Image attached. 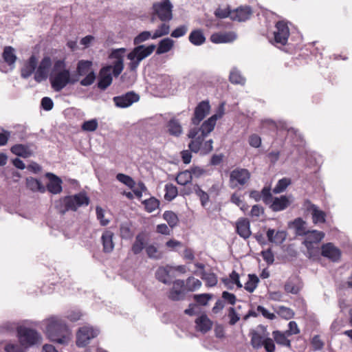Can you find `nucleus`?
I'll use <instances>...</instances> for the list:
<instances>
[{
    "instance_id": "nucleus-33",
    "label": "nucleus",
    "mask_w": 352,
    "mask_h": 352,
    "mask_svg": "<svg viewBox=\"0 0 352 352\" xmlns=\"http://www.w3.org/2000/svg\"><path fill=\"white\" fill-rule=\"evenodd\" d=\"M2 58L3 60L10 67V69H12L17 59V57L14 54V49L11 46L5 47L2 54Z\"/></svg>"
},
{
    "instance_id": "nucleus-9",
    "label": "nucleus",
    "mask_w": 352,
    "mask_h": 352,
    "mask_svg": "<svg viewBox=\"0 0 352 352\" xmlns=\"http://www.w3.org/2000/svg\"><path fill=\"white\" fill-rule=\"evenodd\" d=\"M275 31L274 32V43L285 45L289 36V29L286 22L283 21H278L275 25Z\"/></svg>"
},
{
    "instance_id": "nucleus-25",
    "label": "nucleus",
    "mask_w": 352,
    "mask_h": 352,
    "mask_svg": "<svg viewBox=\"0 0 352 352\" xmlns=\"http://www.w3.org/2000/svg\"><path fill=\"white\" fill-rule=\"evenodd\" d=\"M305 239L302 243L304 245H318L324 237V233L322 231L318 230H307V233L304 235Z\"/></svg>"
},
{
    "instance_id": "nucleus-48",
    "label": "nucleus",
    "mask_w": 352,
    "mask_h": 352,
    "mask_svg": "<svg viewBox=\"0 0 352 352\" xmlns=\"http://www.w3.org/2000/svg\"><path fill=\"white\" fill-rule=\"evenodd\" d=\"M116 179L121 183L124 184V185H126L127 187H129V188H133L135 185V181L133 180V179L127 175H125L124 173H118L116 175Z\"/></svg>"
},
{
    "instance_id": "nucleus-43",
    "label": "nucleus",
    "mask_w": 352,
    "mask_h": 352,
    "mask_svg": "<svg viewBox=\"0 0 352 352\" xmlns=\"http://www.w3.org/2000/svg\"><path fill=\"white\" fill-rule=\"evenodd\" d=\"M259 282V279L255 274H249L248 275V280L245 283V289L250 292L252 293L257 287V285Z\"/></svg>"
},
{
    "instance_id": "nucleus-50",
    "label": "nucleus",
    "mask_w": 352,
    "mask_h": 352,
    "mask_svg": "<svg viewBox=\"0 0 352 352\" xmlns=\"http://www.w3.org/2000/svg\"><path fill=\"white\" fill-rule=\"evenodd\" d=\"M290 184L291 179L289 178L284 177L278 180L276 186L273 189V192L278 194L283 192Z\"/></svg>"
},
{
    "instance_id": "nucleus-42",
    "label": "nucleus",
    "mask_w": 352,
    "mask_h": 352,
    "mask_svg": "<svg viewBox=\"0 0 352 352\" xmlns=\"http://www.w3.org/2000/svg\"><path fill=\"white\" fill-rule=\"evenodd\" d=\"M201 277L206 282V285L208 287H214L217 284V276L213 272H203Z\"/></svg>"
},
{
    "instance_id": "nucleus-37",
    "label": "nucleus",
    "mask_w": 352,
    "mask_h": 352,
    "mask_svg": "<svg viewBox=\"0 0 352 352\" xmlns=\"http://www.w3.org/2000/svg\"><path fill=\"white\" fill-rule=\"evenodd\" d=\"M250 336L251 337L250 342L254 349H258L263 346L266 338L265 335L263 336L256 331L253 330L250 333Z\"/></svg>"
},
{
    "instance_id": "nucleus-60",
    "label": "nucleus",
    "mask_w": 352,
    "mask_h": 352,
    "mask_svg": "<svg viewBox=\"0 0 352 352\" xmlns=\"http://www.w3.org/2000/svg\"><path fill=\"white\" fill-rule=\"evenodd\" d=\"M261 199L265 204H270L273 198L271 193V188L270 186H265L261 192Z\"/></svg>"
},
{
    "instance_id": "nucleus-51",
    "label": "nucleus",
    "mask_w": 352,
    "mask_h": 352,
    "mask_svg": "<svg viewBox=\"0 0 352 352\" xmlns=\"http://www.w3.org/2000/svg\"><path fill=\"white\" fill-rule=\"evenodd\" d=\"M145 209L147 212H151L160 206V201L155 197H151L143 201Z\"/></svg>"
},
{
    "instance_id": "nucleus-53",
    "label": "nucleus",
    "mask_w": 352,
    "mask_h": 352,
    "mask_svg": "<svg viewBox=\"0 0 352 352\" xmlns=\"http://www.w3.org/2000/svg\"><path fill=\"white\" fill-rule=\"evenodd\" d=\"M168 33L169 25L165 23H163L155 30L153 34L152 35V38L155 39L164 35H167Z\"/></svg>"
},
{
    "instance_id": "nucleus-26",
    "label": "nucleus",
    "mask_w": 352,
    "mask_h": 352,
    "mask_svg": "<svg viewBox=\"0 0 352 352\" xmlns=\"http://www.w3.org/2000/svg\"><path fill=\"white\" fill-rule=\"evenodd\" d=\"M195 324L196 329L205 333L212 329L213 323L206 314H202L196 318Z\"/></svg>"
},
{
    "instance_id": "nucleus-38",
    "label": "nucleus",
    "mask_w": 352,
    "mask_h": 352,
    "mask_svg": "<svg viewBox=\"0 0 352 352\" xmlns=\"http://www.w3.org/2000/svg\"><path fill=\"white\" fill-rule=\"evenodd\" d=\"M192 190L199 197L201 206L203 207L207 206L210 201V197L208 194L203 190L198 184H194L192 188Z\"/></svg>"
},
{
    "instance_id": "nucleus-3",
    "label": "nucleus",
    "mask_w": 352,
    "mask_h": 352,
    "mask_svg": "<svg viewBox=\"0 0 352 352\" xmlns=\"http://www.w3.org/2000/svg\"><path fill=\"white\" fill-rule=\"evenodd\" d=\"M90 199L85 192H80L74 195H67L54 201V208L57 212L64 215L68 211L76 212L78 208L87 206Z\"/></svg>"
},
{
    "instance_id": "nucleus-4",
    "label": "nucleus",
    "mask_w": 352,
    "mask_h": 352,
    "mask_svg": "<svg viewBox=\"0 0 352 352\" xmlns=\"http://www.w3.org/2000/svg\"><path fill=\"white\" fill-rule=\"evenodd\" d=\"M45 333L48 338L54 342L60 344H67V338L65 333L67 327L65 322L57 318L52 317L47 321Z\"/></svg>"
},
{
    "instance_id": "nucleus-29",
    "label": "nucleus",
    "mask_w": 352,
    "mask_h": 352,
    "mask_svg": "<svg viewBox=\"0 0 352 352\" xmlns=\"http://www.w3.org/2000/svg\"><path fill=\"white\" fill-rule=\"evenodd\" d=\"M25 186L30 190L36 192H39L41 193H45L46 188L42 182L34 177H29L26 178Z\"/></svg>"
},
{
    "instance_id": "nucleus-39",
    "label": "nucleus",
    "mask_w": 352,
    "mask_h": 352,
    "mask_svg": "<svg viewBox=\"0 0 352 352\" xmlns=\"http://www.w3.org/2000/svg\"><path fill=\"white\" fill-rule=\"evenodd\" d=\"M21 327L16 322L6 321L0 325V333H12L16 331L18 334V328Z\"/></svg>"
},
{
    "instance_id": "nucleus-49",
    "label": "nucleus",
    "mask_w": 352,
    "mask_h": 352,
    "mask_svg": "<svg viewBox=\"0 0 352 352\" xmlns=\"http://www.w3.org/2000/svg\"><path fill=\"white\" fill-rule=\"evenodd\" d=\"M300 286L296 284L292 280L289 279L286 281L284 285V289L285 292L292 294H297L300 291Z\"/></svg>"
},
{
    "instance_id": "nucleus-55",
    "label": "nucleus",
    "mask_w": 352,
    "mask_h": 352,
    "mask_svg": "<svg viewBox=\"0 0 352 352\" xmlns=\"http://www.w3.org/2000/svg\"><path fill=\"white\" fill-rule=\"evenodd\" d=\"M166 193L164 195V199L166 201H172L176 197V186L172 184H168L165 186Z\"/></svg>"
},
{
    "instance_id": "nucleus-34",
    "label": "nucleus",
    "mask_w": 352,
    "mask_h": 352,
    "mask_svg": "<svg viewBox=\"0 0 352 352\" xmlns=\"http://www.w3.org/2000/svg\"><path fill=\"white\" fill-rule=\"evenodd\" d=\"M145 246V234L143 232L139 233L135 240L132 245L131 250L135 255L139 254L144 248Z\"/></svg>"
},
{
    "instance_id": "nucleus-12",
    "label": "nucleus",
    "mask_w": 352,
    "mask_h": 352,
    "mask_svg": "<svg viewBox=\"0 0 352 352\" xmlns=\"http://www.w3.org/2000/svg\"><path fill=\"white\" fill-rule=\"evenodd\" d=\"M140 96L134 91H128L124 94L114 96L113 101L115 105L119 108H126L134 102L139 101Z\"/></svg>"
},
{
    "instance_id": "nucleus-54",
    "label": "nucleus",
    "mask_w": 352,
    "mask_h": 352,
    "mask_svg": "<svg viewBox=\"0 0 352 352\" xmlns=\"http://www.w3.org/2000/svg\"><path fill=\"white\" fill-rule=\"evenodd\" d=\"M294 225L296 230V234L299 236H304L307 230H306V228L305 226V222L301 219L298 218L294 220Z\"/></svg>"
},
{
    "instance_id": "nucleus-24",
    "label": "nucleus",
    "mask_w": 352,
    "mask_h": 352,
    "mask_svg": "<svg viewBox=\"0 0 352 352\" xmlns=\"http://www.w3.org/2000/svg\"><path fill=\"white\" fill-rule=\"evenodd\" d=\"M113 236L114 233L109 230L107 229L103 232L101 236V241L102 244V251L104 253H111L113 252L115 245L113 241Z\"/></svg>"
},
{
    "instance_id": "nucleus-5",
    "label": "nucleus",
    "mask_w": 352,
    "mask_h": 352,
    "mask_svg": "<svg viewBox=\"0 0 352 352\" xmlns=\"http://www.w3.org/2000/svg\"><path fill=\"white\" fill-rule=\"evenodd\" d=\"M156 46L154 44L149 45H138L126 56L131 60L129 68L131 72H136L140 62L150 56L155 50Z\"/></svg>"
},
{
    "instance_id": "nucleus-47",
    "label": "nucleus",
    "mask_w": 352,
    "mask_h": 352,
    "mask_svg": "<svg viewBox=\"0 0 352 352\" xmlns=\"http://www.w3.org/2000/svg\"><path fill=\"white\" fill-rule=\"evenodd\" d=\"M212 297L213 295L210 294H201L194 295L193 298L199 305L206 306Z\"/></svg>"
},
{
    "instance_id": "nucleus-16",
    "label": "nucleus",
    "mask_w": 352,
    "mask_h": 352,
    "mask_svg": "<svg viewBox=\"0 0 352 352\" xmlns=\"http://www.w3.org/2000/svg\"><path fill=\"white\" fill-rule=\"evenodd\" d=\"M45 176L49 180L45 186L46 191L53 195L59 194L63 191V181L60 177L52 173H46Z\"/></svg>"
},
{
    "instance_id": "nucleus-63",
    "label": "nucleus",
    "mask_w": 352,
    "mask_h": 352,
    "mask_svg": "<svg viewBox=\"0 0 352 352\" xmlns=\"http://www.w3.org/2000/svg\"><path fill=\"white\" fill-rule=\"evenodd\" d=\"M188 170L191 174L192 179V177H195V178H199L206 174V170L204 168L197 166H192Z\"/></svg>"
},
{
    "instance_id": "nucleus-8",
    "label": "nucleus",
    "mask_w": 352,
    "mask_h": 352,
    "mask_svg": "<svg viewBox=\"0 0 352 352\" xmlns=\"http://www.w3.org/2000/svg\"><path fill=\"white\" fill-rule=\"evenodd\" d=\"M50 80L52 87L54 91H60L69 84V70L64 69L58 71L54 76H51Z\"/></svg>"
},
{
    "instance_id": "nucleus-7",
    "label": "nucleus",
    "mask_w": 352,
    "mask_h": 352,
    "mask_svg": "<svg viewBox=\"0 0 352 352\" xmlns=\"http://www.w3.org/2000/svg\"><path fill=\"white\" fill-rule=\"evenodd\" d=\"M152 8L151 20L153 21L157 18L164 22L169 21L172 19L173 5L169 0L154 3Z\"/></svg>"
},
{
    "instance_id": "nucleus-44",
    "label": "nucleus",
    "mask_w": 352,
    "mask_h": 352,
    "mask_svg": "<svg viewBox=\"0 0 352 352\" xmlns=\"http://www.w3.org/2000/svg\"><path fill=\"white\" fill-rule=\"evenodd\" d=\"M222 282L228 286L230 283L235 284L238 288L242 287V284L239 280V274L234 270H233L229 276V278H222Z\"/></svg>"
},
{
    "instance_id": "nucleus-62",
    "label": "nucleus",
    "mask_w": 352,
    "mask_h": 352,
    "mask_svg": "<svg viewBox=\"0 0 352 352\" xmlns=\"http://www.w3.org/2000/svg\"><path fill=\"white\" fill-rule=\"evenodd\" d=\"M232 13V10L230 9L229 6L226 8H219L215 10V16L220 19H224L227 17H230L231 19V14Z\"/></svg>"
},
{
    "instance_id": "nucleus-6",
    "label": "nucleus",
    "mask_w": 352,
    "mask_h": 352,
    "mask_svg": "<svg viewBox=\"0 0 352 352\" xmlns=\"http://www.w3.org/2000/svg\"><path fill=\"white\" fill-rule=\"evenodd\" d=\"M155 277L166 285H172L168 298L173 301L176 300V267H160L155 272Z\"/></svg>"
},
{
    "instance_id": "nucleus-23",
    "label": "nucleus",
    "mask_w": 352,
    "mask_h": 352,
    "mask_svg": "<svg viewBox=\"0 0 352 352\" xmlns=\"http://www.w3.org/2000/svg\"><path fill=\"white\" fill-rule=\"evenodd\" d=\"M305 205H307V209L311 211L314 223H323L326 221V214L324 211L319 210L318 207L313 204L309 200L305 201Z\"/></svg>"
},
{
    "instance_id": "nucleus-2",
    "label": "nucleus",
    "mask_w": 352,
    "mask_h": 352,
    "mask_svg": "<svg viewBox=\"0 0 352 352\" xmlns=\"http://www.w3.org/2000/svg\"><path fill=\"white\" fill-rule=\"evenodd\" d=\"M17 338L20 345L8 342L4 346L6 352H25V349L40 343L41 340V336L36 330L23 326L18 328Z\"/></svg>"
},
{
    "instance_id": "nucleus-36",
    "label": "nucleus",
    "mask_w": 352,
    "mask_h": 352,
    "mask_svg": "<svg viewBox=\"0 0 352 352\" xmlns=\"http://www.w3.org/2000/svg\"><path fill=\"white\" fill-rule=\"evenodd\" d=\"M164 120L166 121L165 128L171 135H176V117L173 114L165 113Z\"/></svg>"
},
{
    "instance_id": "nucleus-18",
    "label": "nucleus",
    "mask_w": 352,
    "mask_h": 352,
    "mask_svg": "<svg viewBox=\"0 0 352 352\" xmlns=\"http://www.w3.org/2000/svg\"><path fill=\"white\" fill-rule=\"evenodd\" d=\"M320 254L333 262H338L340 260L342 252L333 243H327L321 246Z\"/></svg>"
},
{
    "instance_id": "nucleus-61",
    "label": "nucleus",
    "mask_w": 352,
    "mask_h": 352,
    "mask_svg": "<svg viewBox=\"0 0 352 352\" xmlns=\"http://www.w3.org/2000/svg\"><path fill=\"white\" fill-rule=\"evenodd\" d=\"M278 314L281 317L287 320L292 318L294 316V312L293 311V310L285 306H280L278 307Z\"/></svg>"
},
{
    "instance_id": "nucleus-27",
    "label": "nucleus",
    "mask_w": 352,
    "mask_h": 352,
    "mask_svg": "<svg viewBox=\"0 0 352 352\" xmlns=\"http://www.w3.org/2000/svg\"><path fill=\"white\" fill-rule=\"evenodd\" d=\"M236 34L234 32L214 33L211 35L210 41L214 43H229L236 39Z\"/></svg>"
},
{
    "instance_id": "nucleus-56",
    "label": "nucleus",
    "mask_w": 352,
    "mask_h": 352,
    "mask_svg": "<svg viewBox=\"0 0 352 352\" xmlns=\"http://www.w3.org/2000/svg\"><path fill=\"white\" fill-rule=\"evenodd\" d=\"M150 38H152V35L149 31L142 32L133 38V44L135 45H140Z\"/></svg>"
},
{
    "instance_id": "nucleus-59",
    "label": "nucleus",
    "mask_w": 352,
    "mask_h": 352,
    "mask_svg": "<svg viewBox=\"0 0 352 352\" xmlns=\"http://www.w3.org/2000/svg\"><path fill=\"white\" fill-rule=\"evenodd\" d=\"M163 218L167 221L168 226L173 228L176 226V214L172 211H165Z\"/></svg>"
},
{
    "instance_id": "nucleus-52",
    "label": "nucleus",
    "mask_w": 352,
    "mask_h": 352,
    "mask_svg": "<svg viewBox=\"0 0 352 352\" xmlns=\"http://www.w3.org/2000/svg\"><path fill=\"white\" fill-rule=\"evenodd\" d=\"M229 80L232 84L244 85L245 79L241 76L240 72L236 69L231 71Z\"/></svg>"
},
{
    "instance_id": "nucleus-22",
    "label": "nucleus",
    "mask_w": 352,
    "mask_h": 352,
    "mask_svg": "<svg viewBox=\"0 0 352 352\" xmlns=\"http://www.w3.org/2000/svg\"><path fill=\"white\" fill-rule=\"evenodd\" d=\"M236 232L243 239H248L252 232L250 230V222L247 218H239L236 222Z\"/></svg>"
},
{
    "instance_id": "nucleus-15",
    "label": "nucleus",
    "mask_w": 352,
    "mask_h": 352,
    "mask_svg": "<svg viewBox=\"0 0 352 352\" xmlns=\"http://www.w3.org/2000/svg\"><path fill=\"white\" fill-rule=\"evenodd\" d=\"M191 181V174L188 170L177 173V184L182 186L179 190L182 195H188L192 192V188L193 185Z\"/></svg>"
},
{
    "instance_id": "nucleus-40",
    "label": "nucleus",
    "mask_w": 352,
    "mask_h": 352,
    "mask_svg": "<svg viewBox=\"0 0 352 352\" xmlns=\"http://www.w3.org/2000/svg\"><path fill=\"white\" fill-rule=\"evenodd\" d=\"M173 45V41L169 38L161 40L158 44L156 54H162L168 52Z\"/></svg>"
},
{
    "instance_id": "nucleus-64",
    "label": "nucleus",
    "mask_w": 352,
    "mask_h": 352,
    "mask_svg": "<svg viewBox=\"0 0 352 352\" xmlns=\"http://www.w3.org/2000/svg\"><path fill=\"white\" fill-rule=\"evenodd\" d=\"M96 77L95 72L94 71H91L89 73L86 74V76L80 80V83L82 86H89L94 83Z\"/></svg>"
},
{
    "instance_id": "nucleus-28",
    "label": "nucleus",
    "mask_w": 352,
    "mask_h": 352,
    "mask_svg": "<svg viewBox=\"0 0 352 352\" xmlns=\"http://www.w3.org/2000/svg\"><path fill=\"white\" fill-rule=\"evenodd\" d=\"M290 204V201L285 195L280 197H274L270 203V208L274 211H281L286 209Z\"/></svg>"
},
{
    "instance_id": "nucleus-20",
    "label": "nucleus",
    "mask_w": 352,
    "mask_h": 352,
    "mask_svg": "<svg viewBox=\"0 0 352 352\" xmlns=\"http://www.w3.org/2000/svg\"><path fill=\"white\" fill-rule=\"evenodd\" d=\"M38 65V60L35 55L32 54L24 63L21 69V76L23 79H27L35 73Z\"/></svg>"
},
{
    "instance_id": "nucleus-32",
    "label": "nucleus",
    "mask_w": 352,
    "mask_h": 352,
    "mask_svg": "<svg viewBox=\"0 0 352 352\" xmlns=\"http://www.w3.org/2000/svg\"><path fill=\"white\" fill-rule=\"evenodd\" d=\"M224 111L225 104L224 102H222L219 104L217 112L214 115L210 116L209 118L204 120L203 123L206 124L207 126H208L214 129L217 124V121L223 117V116L224 115Z\"/></svg>"
},
{
    "instance_id": "nucleus-11",
    "label": "nucleus",
    "mask_w": 352,
    "mask_h": 352,
    "mask_svg": "<svg viewBox=\"0 0 352 352\" xmlns=\"http://www.w3.org/2000/svg\"><path fill=\"white\" fill-rule=\"evenodd\" d=\"M98 331L92 327H83L79 329L76 334V344L78 347H85L89 343L91 339L96 337Z\"/></svg>"
},
{
    "instance_id": "nucleus-41",
    "label": "nucleus",
    "mask_w": 352,
    "mask_h": 352,
    "mask_svg": "<svg viewBox=\"0 0 352 352\" xmlns=\"http://www.w3.org/2000/svg\"><path fill=\"white\" fill-rule=\"evenodd\" d=\"M92 66V62L90 60H80L78 62L76 72L78 76H85L89 73Z\"/></svg>"
},
{
    "instance_id": "nucleus-46",
    "label": "nucleus",
    "mask_w": 352,
    "mask_h": 352,
    "mask_svg": "<svg viewBox=\"0 0 352 352\" xmlns=\"http://www.w3.org/2000/svg\"><path fill=\"white\" fill-rule=\"evenodd\" d=\"M307 248V256L313 260H317L320 256V248L315 245H310L309 242V245H304Z\"/></svg>"
},
{
    "instance_id": "nucleus-10",
    "label": "nucleus",
    "mask_w": 352,
    "mask_h": 352,
    "mask_svg": "<svg viewBox=\"0 0 352 352\" xmlns=\"http://www.w3.org/2000/svg\"><path fill=\"white\" fill-rule=\"evenodd\" d=\"M250 173L245 168H236L230 175V183L232 188L238 186H244L250 179Z\"/></svg>"
},
{
    "instance_id": "nucleus-1",
    "label": "nucleus",
    "mask_w": 352,
    "mask_h": 352,
    "mask_svg": "<svg viewBox=\"0 0 352 352\" xmlns=\"http://www.w3.org/2000/svg\"><path fill=\"white\" fill-rule=\"evenodd\" d=\"M214 129L207 126L206 124L201 123L199 126L191 128L187 136L190 139L188 143V148L195 153H199L201 155H206L213 151V140H206L208 135Z\"/></svg>"
},
{
    "instance_id": "nucleus-21",
    "label": "nucleus",
    "mask_w": 352,
    "mask_h": 352,
    "mask_svg": "<svg viewBox=\"0 0 352 352\" xmlns=\"http://www.w3.org/2000/svg\"><path fill=\"white\" fill-rule=\"evenodd\" d=\"M252 14V10L249 6H241L232 10L231 19L237 21H245L250 18Z\"/></svg>"
},
{
    "instance_id": "nucleus-30",
    "label": "nucleus",
    "mask_w": 352,
    "mask_h": 352,
    "mask_svg": "<svg viewBox=\"0 0 352 352\" xmlns=\"http://www.w3.org/2000/svg\"><path fill=\"white\" fill-rule=\"evenodd\" d=\"M272 336L277 344L286 346L289 349L292 347L291 341L288 339L289 336L285 331L283 332L278 330L274 331L272 332Z\"/></svg>"
},
{
    "instance_id": "nucleus-19",
    "label": "nucleus",
    "mask_w": 352,
    "mask_h": 352,
    "mask_svg": "<svg viewBox=\"0 0 352 352\" xmlns=\"http://www.w3.org/2000/svg\"><path fill=\"white\" fill-rule=\"evenodd\" d=\"M110 71V66L104 67L100 69L97 82V86L100 89L105 90L111 84L113 78Z\"/></svg>"
},
{
    "instance_id": "nucleus-57",
    "label": "nucleus",
    "mask_w": 352,
    "mask_h": 352,
    "mask_svg": "<svg viewBox=\"0 0 352 352\" xmlns=\"http://www.w3.org/2000/svg\"><path fill=\"white\" fill-rule=\"evenodd\" d=\"M98 124L96 119L85 121L82 124V129L85 131H94L98 128Z\"/></svg>"
},
{
    "instance_id": "nucleus-58",
    "label": "nucleus",
    "mask_w": 352,
    "mask_h": 352,
    "mask_svg": "<svg viewBox=\"0 0 352 352\" xmlns=\"http://www.w3.org/2000/svg\"><path fill=\"white\" fill-rule=\"evenodd\" d=\"M228 317L230 325H234L240 320L239 314L236 313V309L232 307L228 309Z\"/></svg>"
},
{
    "instance_id": "nucleus-45",
    "label": "nucleus",
    "mask_w": 352,
    "mask_h": 352,
    "mask_svg": "<svg viewBox=\"0 0 352 352\" xmlns=\"http://www.w3.org/2000/svg\"><path fill=\"white\" fill-rule=\"evenodd\" d=\"M120 237L123 239H130L132 238L133 234L129 223L126 222L120 224Z\"/></svg>"
},
{
    "instance_id": "nucleus-13",
    "label": "nucleus",
    "mask_w": 352,
    "mask_h": 352,
    "mask_svg": "<svg viewBox=\"0 0 352 352\" xmlns=\"http://www.w3.org/2000/svg\"><path fill=\"white\" fill-rule=\"evenodd\" d=\"M52 65V62L50 56H46L42 58L34 73V79L36 82H41L47 78L48 73Z\"/></svg>"
},
{
    "instance_id": "nucleus-31",
    "label": "nucleus",
    "mask_w": 352,
    "mask_h": 352,
    "mask_svg": "<svg viewBox=\"0 0 352 352\" xmlns=\"http://www.w3.org/2000/svg\"><path fill=\"white\" fill-rule=\"evenodd\" d=\"M10 151L13 154L23 158H28L32 155V151L26 144H14L11 147Z\"/></svg>"
},
{
    "instance_id": "nucleus-17",
    "label": "nucleus",
    "mask_w": 352,
    "mask_h": 352,
    "mask_svg": "<svg viewBox=\"0 0 352 352\" xmlns=\"http://www.w3.org/2000/svg\"><path fill=\"white\" fill-rule=\"evenodd\" d=\"M201 286V282L193 276L188 277L186 280L177 279V287H179V291H177V296L179 293L194 292L199 289Z\"/></svg>"
},
{
    "instance_id": "nucleus-35",
    "label": "nucleus",
    "mask_w": 352,
    "mask_h": 352,
    "mask_svg": "<svg viewBox=\"0 0 352 352\" xmlns=\"http://www.w3.org/2000/svg\"><path fill=\"white\" fill-rule=\"evenodd\" d=\"M189 41L194 45H201L206 41V37L201 30H195L189 35Z\"/></svg>"
},
{
    "instance_id": "nucleus-14",
    "label": "nucleus",
    "mask_w": 352,
    "mask_h": 352,
    "mask_svg": "<svg viewBox=\"0 0 352 352\" xmlns=\"http://www.w3.org/2000/svg\"><path fill=\"white\" fill-rule=\"evenodd\" d=\"M210 105L208 100L200 102L195 109L191 122L193 125L198 126L200 122L209 114Z\"/></svg>"
}]
</instances>
